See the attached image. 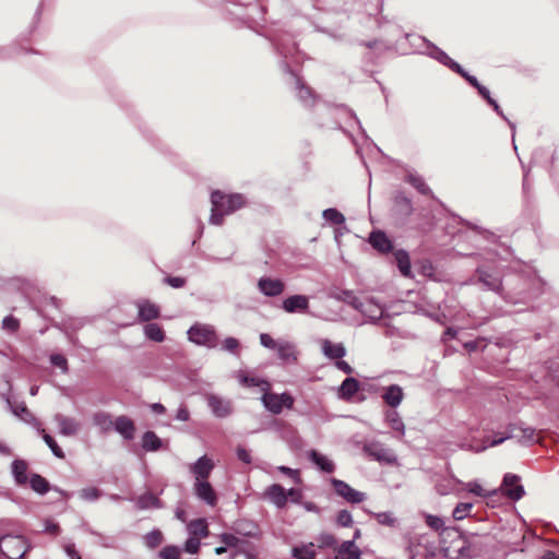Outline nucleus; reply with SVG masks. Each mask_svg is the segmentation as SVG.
I'll list each match as a JSON object with an SVG mask.
<instances>
[{"label":"nucleus","instance_id":"64","mask_svg":"<svg viewBox=\"0 0 559 559\" xmlns=\"http://www.w3.org/2000/svg\"><path fill=\"white\" fill-rule=\"evenodd\" d=\"M64 552L67 554V556L70 558V559H81V556L80 554L76 551L75 549V545L72 544V543H69V544H66L64 547Z\"/></svg>","mask_w":559,"mask_h":559},{"label":"nucleus","instance_id":"35","mask_svg":"<svg viewBox=\"0 0 559 559\" xmlns=\"http://www.w3.org/2000/svg\"><path fill=\"white\" fill-rule=\"evenodd\" d=\"M406 181L412 185L420 194L429 195L435 199V195L424 178L417 174L409 173L406 176Z\"/></svg>","mask_w":559,"mask_h":559},{"label":"nucleus","instance_id":"58","mask_svg":"<svg viewBox=\"0 0 559 559\" xmlns=\"http://www.w3.org/2000/svg\"><path fill=\"white\" fill-rule=\"evenodd\" d=\"M454 72L464 78L473 87L477 88L479 86L480 83L477 78L466 72L461 64L460 70H454Z\"/></svg>","mask_w":559,"mask_h":559},{"label":"nucleus","instance_id":"34","mask_svg":"<svg viewBox=\"0 0 559 559\" xmlns=\"http://www.w3.org/2000/svg\"><path fill=\"white\" fill-rule=\"evenodd\" d=\"M135 506L140 510L158 509L162 507L159 499L153 491H146L135 502Z\"/></svg>","mask_w":559,"mask_h":559},{"label":"nucleus","instance_id":"25","mask_svg":"<svg viewBox=\"0 0 559 559\" xmlns=\"http://www.w3.org/2000/svg\"><path fill=\"white\" fill-rule=\"evenodd\" d=\"M361 552L354 540H345L337 548L336 559H360Z\"/></svg>","mask_w":559,"mask_h":559},{"label":"nucleus","instance_id":"43","mask_svg":"<svg viewBox=\"0 0 559 559\" xmlns=\"http://www.w3.org/2000/svg\"><path fill=\"white\" fill-rule=\"evenodd\" d=\"M145 539V545L153 549V548H156L158 545L162 544L163 542V534L160 533V531L158 530H154L150 533H147L144 537Z\"/></svg>","mask_w":559,"mask_h":559},{"label":"nucleus","instance_id":"13","mask_svg":"<svg viewBox=\"0 0 559 559\" xmlns=\"http://www.w3.org/2000/svg\"><path fill=\"white\" fill-rule=\"evenodd\" d=\"M53 421L58 427V432L64 437H73L78 435L81 429V425L76 419L61 413L55 414Z\"/></svg>","mask_w":559,"mask_h":559},{"label":"nucleus","instance_id":"62","mask_svg":"<svg viewBox=\"0 0 559 559\" xmlns=\"http://www.w3.org/2000/svg\"><path fill=\"white\" fill-rule=\"evenodd\" d=\"M190 418L189 409L186 405L181 404L176 413V419L179 421H188Z\"/></svg>","mask_w":559,"mask_h":559},{"label":"nucleus","instance_id":"36","mask_svg":"<svg viewBox=\"0 0 559 559\" xmlns=\"http://www.w3.org/2000/svg\"><path fill=\"white\" fill-rule=\"evenodd\" d=\"M144 336L153 342L160 343L165 340V332L162 326L154 322H148L143 328Z\"/></svg>","mask_w":559,"mask_h":559},{"label":"nucleus","instance_id":"30","mask_svg":"<svg viewBox=\"0 0 559 559\" xmlns=\"http://www.w3.org/2000/svg\"><path fill=\"white\" fill-rule=\"evenodd\" d=\"M394 259L401 274L405 277L412 276L409 254L404 249H399L394 252Z\"/></svg>","mask_w":559,"mask_h":559},{"label":"nucleus","instance_id":"33","mask_svg":"<svg viewBox=\"0 0 559 559\" xmlns=\"http://www.w3.org/2000/svg\"><path fill=\"white\" fill-rule=\"evenodd\" d=\"M359 390V382L353 377L346 378L340 386V396L344 400H350Z\"/></svg>","mask_w":559,"mask_h":559},{"label":"nucleus","instance_id":"37","mask_svg":"<svg viewBox=\"0 0 559 559\" xmlns=\"http://www.w3.org/2000/svg\"><path fill=\"white\" fill-rule=\"evenodd\" d=\"M292 556L295 559H316L317 552L314 549V544H301L293 547Z\"/></svg>","mask_w":559,"mask_h":559},{"label":"nucleus","instance_id":"48","mask_svg":"<svg viewBox=\"0 0 559 559\" xmlns=\"http://www.w3.org/2000/svg\"><path fill=\"white\" fill-rule=\"evenodd\" d=\"M350 503H358L365 500V491H336Z\"/></svg>","mask_w":559,"mask_h":559},{"label":"nucleus","instance_id":"4","mask_svg":"<svg viewBox=\"0 0 559 559\" xmlns=\"http://www.w3.org/2000/svg\"><path fill=\"white\" fill-rule=\"evenodd\" d=\"M188 340L198 346L215 348L218 343L216 330L213 325L195 322L187 331Z\"/></svg>","mask_w":559,"mask_h":559},{"label":"nucleus","instance_id":"21","mask_svg":"<svg viewBox=\"0 0 559 559\" xmlns=\"http://www.w3.org/2000/svg\"><path fill=\"white\" fill-rule=\"evenodd\" d=\"M428 49H429V51L427 53L429 57L436 59L443 66L451 69L453 72H454V70H460V64L456 61H454L453 59H451L445 51H443L436 45L429 43Z\"/></svg>","mask_w":559,"mask_h":559},{"label":"nucleus","instance_id":"52","mask_svg":"<svg viewBox=\"0 0 559 559\" xmlns=\"http://www.w3.org/2000/svg\"><path fill=\"white\" fill-rule=\"evenodd\" d=\"M200 546V539L189 535V538L185 543V551L194 555L199 551Z\"/></svg>","mask_w":559,"mask_h":559},{"label":"nucleus","instance_id":"16","mask_svg":"<svg viewBox=\"0 0 559 559\" xmlns=\"http://www.w3.org/2000/svg\"><path fill=\"white\" fill-rule=\"evenodd\" d=\"M114 429L122 436L124 440L134 438L135 426L132 419L126 415L118 416L114 421Z\"/></svg>","mask_w":559,"mask_h":559},{"label":"nucleus","instance_id":"3","mask_svg":"<svg viewBox=\"0 0 559 559\" xmlns=\"http://www.w3.org/2000/svg\"><path fill=\"white\" fill-rule=\"evenodd\" d=\"M212 213L210 223L222 225L225 215H229L245 205V198L240 193L224 194L215 190L211 194Z\"/></svg>","mask_w":559,"mask_h":559},{"label":"nucleus","instance_id":"57","mask_svg":"<svg viewBox=\"0 0 559 559\" xmlns=\"http://www.w3.org/2000/svg\"><path fill=\"white\" fill-rule=\"evenodd\" d=\"M186 278L181 276H166L164 283L171 286L173 288H181L186 285Z\"/></svg>","mask_w":559,"mask_h":559},{"label":"nucleus","instance_id":"32","mask_svg":"<svg viewBox=\"0 0 559 559\" xmlns=\"http://www.w3.org/2000/svg\"><path fill=\"white\" fill-rule=\"evenodd\" d=\"M92 420L102 432H108L114 428V421L109 413L103 411L96 412L93 414Z\"/></svg>","mask_w":559,"mask_h":559},{"label":"nucleus","instance_id":"40","mask_svg":"<svg viewBox=\"0 0 559 559\" xmlns=\"http://www.w3.org/2000/svg\"><path fill=\"white\" fill-rule=\"evenodd\" d=\"M322 216L328 223L333 225H342L345 223V216L334 207L324 210Z\"/></svg>","mask_w":559,"mask_h":559},{"label":"nucleus","instance_id":"1","mask_svg":"<svg viewBox=\"0 0 559 559\" xmlns=\"http://www.w3.org/2000/svg\"><path fill=\"white\" fill-rule=\"evenodd\" d=\"M274 46L276 51L284 58V60L281 62V66L285 72L290 73L295 79L296 90H297V97L301 102V104L306 107H310L314 105L316 103V95L313 91L307 86L301 78H299L289 66L288 59H293L294 61H297V45L295 41H292L290 39L286 38H278L275 39Z\"/></svg>","mask_w":559,"mask_h":559},{"label":"nucleus","instance_id":"29","mask_svg":"<svg viewBox=\"0 0 559 559\" xmlns=\"http://www.w3.org/2000/svg\"><path fill=\"white\" fill-rule=\"evenodd\" d=\"M394 209L400 215L409 216L413 213L412 200L400 191L394 195Z\"/></svg>","mask_w":559,"mask_h":559},{"label":"nucleus","instance_id":"56","mask_svg":"<svg viewBox=\"0 0 559 559\" xmlns=\"http://www.w3.org/2000/svg\"><path fill=\"white\" fill-rule=\"evenodd\" d=\"M260 343L263 347L270 348V349H276L280 342H276L270 334L267 333H261L260 334Z\"/></svg>","mask_w":559,"mask_h":559},{"label":"nucleus","instance_id":"22","mask_svg":"<svg viewBox=\"0 0 559 559\" xmlns=\"http://www.w3.org/2000/svg\"><path fill=\"white\" fill-rule=\"evenodd\" d=\"M28 464L24 460H14L11 464V473L17 486H25L28 481L27 477Z\"/></svg>","mask_w":559,"mask_h":559},{"label":"nucleus","instance_id":"38","mask_svg":"<svg viewBox=\"0 0 559 559\" xmlns=\"http://www.w3.org/2000/svg\"><path fill=\"white\" fill-rule=\"evenodd\" d=\"M385 420L394 431L400 433V436H399L400 439L404 437L405 425H404L400 414L396 411H394V409L386 411Z\"/></svg>","mask_w":559,"mask_h":559},{"label":"nucleus","instance_id":"26","mask_svg":"<svg viewBox=\"0 0 559 559\" xmlns=\"http://www.w3.org/2000/svg\"><path fill=\"white\" fill-rule=\"evenodd\" d=\"M276 352L278 358L285 362L293 364L297 361L296 347L289 342H280Z\"/></svg>","mask_w":559,"mask_h":559},{"label":"nucleus","instance_id":"8","mask_svg":"<svg viewBox=\"0 0 559 559\" xmlns=\"http://www.w3.org/2000/svg\"><path fill=\"white\" fill-rule=\"evenodd\" d=\"M364 453L374 461L383 464L394 465L397 463V456L391 449L384 447L379 441L372 440L366 442L362 447Z\"/></svg>","mask_w":559,"mask_h":559},{"label":"nucleus","instance_id":"46","mask_svg":"<svg viewBox=\"0 0 559 559\" xmlns=\"http://www.w3.org/2000/svg\"><path fill=\"white\" fill-rule=\"evenodd\" d=\"M240 343L237 338L228 336L222 343V349L230 354L238 355Z\"/></svg>","mask_w":559,"mask_h":559},{"label":"nucleus","instance_id":"39","mask_svg":"<svg viewBox=\"0 0 559 559\" xmlns=\"http://www.w3.org/2000/svg\"><path fill=\"white\" fill-rule=\"evenodd\" d=\"M498 489H524V487L519 475L507 473L504 474L502 483Z\"/></svg>","mask_w":559,"mask_h":559},{"label":"nucleus","instance_id":"28","mask_svg":"<svg viewBox=\"0 0 559 559\" xmlns=\"http://www.w3.org/2000/svg\"><path fill=\"white\" fill-rule=\"evenodd\" d=\"M142 448L146 452H155L163 448V440L154 431H145L142 436Z\"/></svg>","mask_w":559,"mask_h":559},{"label":"nucleus","instance_id":"18","mask_svg":"<svg viewBox=\"0 0 559 559\" xmlns=\"http://www.w3.org/2000/svg\"><path fill=\"white\" fill-rule=\"evenodd\" d=\"M369 243L381 253H389L393 250V243L382 230H374L369 236Z\"/></svg>","mask_w":559,"mask_h":559},{"label":"nucleus","instance_id":"12","mask_svg":"<svg viewBox=\"0 0 559 559\" xmlns=\"http://www.w3.org/2000/svg\"><path fill=\"white\" fill-rule=\"evenodd\" d=\"M8 404L12 411V413L19 417L25 424L32 426L36 429L37 432H44V428L41 423L34 416V414L26 407L25 403L21 402L15 405H12L10 400H8Z\"/></svg>","mask_w":559,"mask_h":559},{"label":"nucleus","instance_id":"10","mask_svg":"<svg viewBox=\"0 0 559 559\" xmlns=\"http://www.w3.org/2000/svg\"><path fill=\"white\" fill-rule=\"evenodd\" d=\"M206 403L212 414L217 418H226L233 413L231 402L218 395L209 394Z\"/></svg>","mask_w":559,"mask_h":559},{"label":"nucleus","instance_id":"5","mask_svg":"<svg viewBox=\"0 0 559 559\" xmlns=\"http://www.w3.org/2000/svg\"><path fill=\"white\" fill-rule=\"evenodd\" d=\"M27 550L28 547L22 536L3 535L0 537L1 559H22Z\"/></svg>","mask_w":559,"mask_h":559},{"label":"nucleus","instance_id":"54","mask_svg":"<svg viewBox=\"0 0 559 559\" xmlns=\"http://www.w3.org/2000/svg\"><path fill=\"white\" fill-rule=\"evenodd\" d=\"M336 521L342 527H349L353 524L352 514L347 510L340 511Z\"/></svg>","mask_w":559,"mask_h":559},{"label":"nucleus","instance_id":"6","mask_svg":"<svg viewBox=\"0 0 559 559\" xmlns=\"http://www.w3.org/2000/svg\"><path fill=\"white\" fill-rule=\"evenodd\" d=\"M516 438L518 441L522 444L530 445L537 443L539 441L536 430L532 427H524L523 425L510 424L507 428V435L493 439L490 442L491 447L498 445L502 443L507 439Z\"/></svg>","mask_w":559,"mask_h":559},{"label":"nucleus","instance_id":"59","mask_svg":"<svg viewBox=\"0 0 559 559\" xmlns=\"http://www.w3.org/2000/svg\"><path fill=\"white\" fill-rule=\"evenodd\" d=\"M278 471L283 473L284 475L290 477L293 479V483L295 485L300 483L299 472L298 469H293L286 466H280Z\"/></svg>","mask_w":559,"mask_h":559},{"label":"nucleus","instance_id":"24","mask_svg":"<svg viewBox=\"0 0 559 559\" xmlns=\"http://www.w3.org/2000/svg\"><path fill=\"white\" fill-rule=\"evenodd\" d=\"M237 378H238L239 383L242 386H247V388L259 386L262 392L270 391V389H271L270 382L267 380L259 378V377H250V376L246 374L245 372H239Z\"/></svg>","mask_w":559,"mask_h":559},{"label":"nucleus","instance_id":"42","mask_svg":"<svg viewBox=\"0 0 559 559\" xmlns=\"http://www.w3.org/2000/svg\"><path fill=\"white\" fill-rule=\"evenodd\" d=\"M39 433L41 435L45 443L51 450L52 454L58 459H63L64 453H63L62 449L58 445L56 440L50 435H48L45 430H44V432H39Z\"/></svg>","mask_w":559,"mask_h":559},{"label":"nucleus","instance_id":"15","mask_svg":"<svg viewBox=\"0 0 559 559\" xmlns=\"http://www.w3.org/2000/svg\"><path fill=\"white\" fill-rule=\"evenodd\" d=\"M282 308L287 313L306 312L309 308V299L305 295H293L283 300Z\"/></svg>","mask_w":559,"mask_h":559},{"label":"nucleus","instance_id":"9","mask_svg":"<svg viewBox=\"0 0 559 559\" xmlns=\"http://www.w3.org/2000/svg\"><path fill=\"white\" fill-rule=\"evenodd\" d=\"M261 401L264 407L274 415L281 414L284 407L293 408L295 402L294 397L287 392L276 394L270 391L263 392Z\"/></svg>","mask_w":559,"mask_h":559},{"label":"nucleus","instance_id":"49","mask_svg":"<svg viewBox=\"0 0 559 559\" xmlns=\"http://www.w3.org/2000/svg\"><path fill=\"white\" fill-rule=\"evenodd\" d=\"M426 524L435 530V531H442L444 530V521L438 516L432 514H425Z\"/></svg>","mask_w":559,"mask_h":559},{"label":"nucleus","instance_id":"44","mask_svg":"<svg viewBox=\"0 0 559 559\" xmlns=\"http://www.w3.org/2000/svg\"><path fill=\"white\" fill-rule=\"evenodd\" d=\"M50 364L59 368L63 373L69 371L68 360L61 354H51L49 357Z\"/></svg>","mask_w":559,"mask_h":559},{"label":"nucleus","instance_id":"14","mask_svg":"<svg viewBox=\"0 0 559 559\" xmlns=\"http://www.w3.org/2000/svg\"><path fill=\"white\" fill-rule=\"evenodd\" d=\"M359 312L371 323H376L383 317V307L373 298L364 297L362 304H359Z\"/></svg>","mask_w":559,"mask_h":559},{"label":"nucleus","instance_id":"2","mask_svg":"<svg viewBox=\"0 0 559 559\" xmlns=\"http://www.w3.org/2000/svg\"><path fill=\"white\" fill-rule=\"evenodd\" d=\"M465 284L477 285L481 290L492 292L508 302H515L513 296L506 292L502 274L497 265L479 264Z\"/></svg>","mask_w":559,"mask_h":559},{"label":"nucleus","instance_id":"47","mask_svg":"<svg viewBox=\"0 0 559 559\" xmlns=\"http://www.w3.org/2000/svg\"><path fill=\"white\" fill-rule=\"evenodd\" d=\"M28 481L31 489H51L49 483L39 474H32Z\"/></svg>","mask_w":559,"mask_h":559},{"label":"nucleus","instance_id":"61","mask_svg":"<svg viewBox=\"0 0 559 559\" xmlns=\"http://www.w3.org/2000/svg\"><path fill=\"white\" fill-rule=\"evenodd\" d=\"M321 547H334L336 539L332 534H322L319 538Z\"/></svg>","mask_w":559,"mask_h":559},{"label":"nucleus","instance_id":"41","mask_svg":"<svg viewBox=\"0 0 559 559\" xmlns=\"http://www.w3.org/2000/svg\"><path fill=\"white\" fill-rule=\"evenodd\" d=\"M472 502L457 503L452 512V516L455 521H461L467 518L473 509Z\"/></svg>","mask_w":559,"mask_h":559},{"label":"nucleus","instance_id":"31","mask_svg":"<svg viewBox=\"0 0 559 559\" xmlns=\"http://www.w3.org/2000/svg\"><path fill=\"white\" fill-rule=\"evenodd\" d=\"M309 459L322 472L332 473L334 471V463L328 456L319 453L316 450H311L309 452Z\"/></svg>","mask_w":559,"mask_h":559},{"label":"nucleus","instance_id":"7","mask_svg":"<svg viewBox=\"0 0 559 559\" xmlns=\"http://www.w3.org/2000/svg\"><path fill=\"white\" fill-rule=\"evenodd\" d=\"M213 468L214 463L206 455L199 457L197 462L190 466V472L195 478L193 489H213L211 484L207 481Z\"/></svg>","mask_w":559,"mask_h":559},{"label":"nucleus","instance_id":"55","mask_svg":"<svg viewBox=\"0 0 559 559\" xmlns=\"http://www.w3.org/2000/svg\"><path fill=\"white\" fill-rule=\"evenodd\" d=\"M221 542L227 547H237L240 539L231 533H223L219 536Z\"/></svg>","mask_w":559,"mask_h":559},{"label":"nucleus","instance_id":"17","mask_svg":"<svg viewBox=\"0 0 559 559\" xmlns=\"http://www.w3.org/2000/svg\"><path fill=\"white\" fill-rule=\"evenodd\" d=\"M300 491H263L262 500L273 503L277 508H283L289 498L293 500Z\"/></svg>","mask_w":559,"mask_h":559},{"label":"nucleus","instance_id":"11","mask_svg":"<svg viewBox=\"0 0 559 559\" xmlns=\"http://www.w3.org/2000/svg\"><path fill=\"white\" fill-rule=\"evenodd\" d=\"M257 287L266 297H277L284 293L285 283L280 278L262 276L259 278Z\"/></svg>","mask_w":559,"mask_h":559},{"label":"nucleus","instance_id":"50","mask_svg":"<svg viewBox=\"0 0 559 559\" xmlns=\"http://www.w3.org/2000/svg\"><path fill=\"white\" fill-rule=\"evenodd\" d=\"M160 559H179L180 550L176 546H166L159 551Z\"/></svg>","mask_w":559,"mask_h":559},{"label":"nucleus","instance_id":"19","mask_svg":"<svg viewBox=\"0 0 559 559\" xmlns=\"http://www.w3.org/2000/svg\"><path fill=\"white\" fill-rule=\"evenodd\" d=\"M382 399L388 406L396 408L404 399V391L399 384H390L383 389Z\"/></svg>","mask_w":559,"mask_h":559},{"label":"nucleus","instance_id":"51","mask_svg":"<svg viewBox=\"0 0 559 559\" xmlns=\"http://www.w3.org/2000/svg\"><path fill=\"white\" fill-rule=\"evenodd\" d=\"M377 521L386 526H395L396 519L394 518L393 513L391 512H380L376 514Z\"/></svg>","mask_w":559,"mask_h":559},{"label":"nucleus","instance_id":"20","mask_svg":"<svg viewBox=\"0 0 559 559\" xmlns=\"http://www.w3.org/2000/svg\"><path fill=\"white\" fill-rule=\"evenodd\" d=\"M159 316L160 311L156 305L147 300L138 304V320L140 322H150L159 318Z\"/></svg>","mask_w":559,"mask_h":559},{"label":"nucleus","instance_id":"63","mask_svg":"<svg viewBox=\"0 0 559 559\" xmlns=\"http://www.w3.org/2000/svg\"><path fill=\"white\" fill-rule=\"evenodd\" d=\"M236 454H237V457L239 461H241L246 464L251 463V455H250L249 451H247L245 448L238 447Z\"/></svg>","mask_w":559,"mask_h":559},{"label":"nucleus","instance_id":"60","mask_svg":"<svg viewBox=\"0 0 559 559\" xmlns=\"http://www.w3.org/2000/svg\"><path fill=\"white\" fill-rule=\"evenodd\" d=\"M102 491H80L79 498L85 502H95L99 499Z\"/></svg>","mask_w":559,"mask_h":559},{"label":"nucleus","instance_id":"45","mask_svg":"<svg viewBox=\"0 0 559 559\" xmlns=\"http://www.w3.org/2000/svg\"><path fill=\"white\" fill-rule=\"evenodd\" d=\"M2 329L9 333H15L20 329V321L13 316H7L2 320Z\"/></svg>","mask_w":559,"mask_h":559},{"label":"nucleus","instance_id":"53","mask_svg":"<svg viewBox=\"0 0 559 559\" xmlns=\"http://www.w3.org/2000/svg\"><path fill=\"white\" fill-rule=\"evenodd\" d=\"M195 493L199 500L209 506H214L217 500L216 491H195Z\"/></svg>","mask_w":559,"mask_h":559},{"label":"nucleus","instance_id":"23","mask_svg":"<svg viewBox=\"0 0 559 559\" xmlns=\"http://www.w3.org/2000/svg\"><path fill=\"white\" fill-rule=\"evenodd\" d=\"M322 352L325 357L338 360L346 355V348L342 343H332L329 340L322 341Z\"/></svg>","mask_w":559,"mask_h":559},{"label":"nucleus","instance_id":"27","mask_svg":"<svg viewBox=\"0 0 559 559\" xmlns=\"http://www.w3.org/2000/svg\"><path fill=\"white\" fill-rule=\"evenodd\" d=\"M188 534L197 537L199 539L205 538L209 536V526L205 519H197L188 523L187 525Z\"/></svg>","mask_w":559,"mask_h":559}]
</instances>
